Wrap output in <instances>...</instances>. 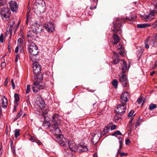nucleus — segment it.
Returning <instances> with one entry per match:
<instances>
[{
	"label": "nucleus",
	"instance_id": "nucleus-1",
	"mask_svg": "<svg viewBox=\"0 0 157 157\" xmlns=\"http://www.w3.org/2000/svg\"><path fill=\"white\" fill-rule=\"evenodd\" d=\"M33 71L35 76L34 77V81L32 85V88L34 93H37L39 90L44 89L45 85L41 82L43 79L42 74H39L41 70V67L37 62H35L33 64Z\"/></svg>",
	"mask_w": 157,
	"mask_h": 157
},
{
	"label": "nucleus",
	"instance_id": "nucleus-2",
	"mask_svg": "<svg viewBox=\"0 0 157 157\" xmlns=\"http://www.w3.org/2000/svg\"><path fill=\"white\" fill-rule=\"evenodd\" d=\"M123 20L124 19H117L116 22L113 21V26L112 29V31L114 33L112 36L113 40L112 42L113 45L116 44L119 42L120 38L116 33H119V34H120L121 32V27L122 26V25L120 22L121 23V21Z\"/></svg>",
	"mask_w": 157,
	"mask_h": 157
},
{
	"label": "nucleus",
	"instance_id": "nucleus-3",
	"mask_svg": "<svg viewBox=\"0 0 157 157\" xmlns=\"http://www.w3.org/2000/svg\"><path fill=\"white\" fill-rule=\"evenodd\" d=\"M10 11L7 7H2L0 9V15L2 19L5 21L10 20Z\"/></svg>",
	"mask_w": 157,
	"mask_h": 157
},
{
	"label": "nucleus",
	"instance_id": "nucleus-4",
	"mask_svg": "<svg viewBox=\"0 0 157 157\" xmlns=\"http://www.w3.org/2000/svg\"><path fill=\"white\" fill-rule=\"evenodd\" d=\"M28 46V50L31 56V58L36 56L38 52L37 46L33 43H30Z\"/></svg>",
	"mask_w": 157,
	"mask_h": 157
},
{
	"label": "nucleus",
	"instance_id": "nucleus-5",
	"mask_svg": "<svg viewBox=\"0 0 157 157\" xmlns=\"http://www.w3.org/2000/svg\"><path fill=\"white\" fill-rule=\"evenodd\" d=\"M126 104H121L119 105L117 107L116 110L117 115H122L125 112L126 109Z\"/></svg>",
	"mask_w": 157,
	"mask_h": 157
},
{
	"label": "nucleus",
	"instance_id": "nucleus-6",
	"mask_svg": "<svg viewBox=\"0 0 157 157\" xmlns=\"http://www.w3.org/2000/svg\"><path fill=\"white\" fill-rule=\"evenodd\" d=\"M129 97V94L127 92H123L120 97V102L121 104H126L128 101Z\"/></svg>",
	"mask_w": 157,
	"mask_h": 157
},
{
	"label": "nucleus",
	"instance_id": "nucleus-7",
	"mask_svg": "<svg viewBox=\"0 0 157 157\" xmlns=\"http://www.w3.org/2000/svg\"><path fill=\"white\" fill-rule=\"evenodd\" d=\"M125 73H121L119 75V81L124 87H126L128 84L127 78Z\"/></svg>",
	"mask_w": 157,
	"mask_h": 157
},
{
	"label": "nucleus",
	"instance_id": "nucleus-8",
	"mask_svg": "<svg viewBox=\"0 0 157 157\" xmlns=\"http://www.w3.org/2000/svg\"><path fill=\"white\" fill-rule=\"evenodd\" d=\"M67 143L69 149L72 152L76 151L78 149V147L73 140H68Z\"/></svg>",
	"mask_w": 157,
	"mask_h": 157
},
{
	"label": "nucleus",
	"instance_id": "nucleus-9",
	"mask_svg": "<svg viewBox=\"0 0 157 157\" xmlns=\"http://www.w3.org/2000/svg\"><path fill=\"white\" fill-rule=\"evenodd\" d=\"M60 116L57 113L54 114L52 116V125H59L60 123Z\"/></svg>",
	"mask_w": 157,
	"mask_h": 157
},
{
	"label": "nucleus",
	"instance_id": "nucleus-10",
	"mask_svg": "<svg viewBox=\"0 0 157 157\" xmlns=\"http://www.w3.org/2000/svg\"><path fill=\"white\" fill-rule=\"evenodd\" d=\"M10 9L13 12H16L18 10V6L17 2L13 1H11L9 2Z\"/></svg>",
	"mask_w": 157,
	"mask_h": 157
},
{
	"label": "nucleus",
	"instance_id": "nucleus-11",
	"mask_svg": "<svg viewBox=\"0 0 157 157\" xmlns=\"http://www.w3.org/2000/svg\"><path fill=\"white\" fill-rule=\"evenodd\" d=\"M44 27L49 32H52L54 29V25L51 23H46L44 25Z\"/></svg>",
	"mask_w": 157,
	"mask_h": 157
},
{
	"label": "nucleus",
	"instance_id": "nucleus-12",
	"mask_svg": "<svg viewBox=\"0 0 157 157\" xmlns=\"http://www.w3.org/2000/svg\"><path fill=\"white\" fill-rule=\"evenodd\" d=\"M58 142L61 146L65 147L66 146V143L67 140L65 138L63 137V136H60L57 138Z\"/></svg>",
	"mask_w": 157,
	"mask_h": 157
},
{
	"label": "nucleus",
	"instance_id": "nucleus-13",
	"mask_svg": "<svg viewBox=\"0 0 157 157\" xmlns=\"http://www.w3.org/2000/svg\"><path fill=\"white\" fill-rule=\"evenodd\" d=\"M114 55L113 57V61L112 63L113 64H117L119 62L120 59L119 58V56L117 53L114 52Z\"/></svg>",
	"mask_w": 157,
	"mask_h": 157
},
{
	"label": "nucleus",
	"instance_id": "nucleus-14",
	"mask_svg": "<svg viewBox=\"0 0 157 157\" xmlns=\"http://www.w3.org/2000/svg\"><path fill=\"white\" fill-rule=\"evenodd\" d=\"M52 126L53 128V131L54 134L56 135H59L60 133V130L58 127V125H52Z\"/></svg>",
	"mask_w": 157,
	"mask_h": 157
},
{
	"label": "nucleus",
	"instance_id": "nucleus-15",
	"mask_svg": "<svg viewBox=\"0 0 157 157\" xmlns=\"http://www.w3.org/2000/svg\"><path fill=\"white\" fill-rule=\"evenodd\" d=\"M2 107L4 108H6L8 104V101L7 98L5 96H3L2 98Z\"/></svg>",
	"mask_w": 157,
	"mask_h": 157
},
{
	"label": "nucleus",
	"instance_id": "nucleus-16",
	"mask_svg": "<svg viewBox=\"0 0 157 157\" xmlns=\"http://www.w3.org/2000/svg\"><path fill=\"white\" fill-rule=\"evenodd\" d=\"M37 105L41 109H43L45 108V102L42 98H41L39 100V103Z\"/></svg>",
	"mask_w": 157,
	"mask_h": 157
},
{
	"label": "nucleus",
	"instance_id": "nucleus-17",
	"mask_svg": "<svg viewBox=\"0 0 157 157\" xmlns=\"http://www.w3.org/2000/svg\"><path fill=\"white\" fill-rule=\"evenodd\" d=\"M98 0H90L91 6L90 9L94 10L96 8V6L98 3Z\"/></svg>",
	"mask_w": 157,
	"mask_h": 157
},
{
	"label": "nucleus",
	"instance_id": "nucleus-18",
	"mask_svg": "<svg viewBox=\"0 0 157 157\" xmlns=\"http://www.w3.org/2000/svg\"><path fill=\"white\" fill-rule=\"evenodd\" d=\"M143 19L146 21L149 22L151 21L153 19H154L155 17L150 16V15H144V16L143 17Z\"/></svg>",
	"mask_w": 157,
	"mask_h": 157
},
{
	"label": "nucleus",
	"instance_id": "nucleus-19",
	"mask_svg": "<svg viewBox=\"0 0 157 157\" xmlns=\"http://www.w3.org/2000/svg\"><path fill=\"white\" fill-rule=\"evenodd\" d=\"M151 25L150 24L147 23H144L142 24H139L137 25V27L139 28H144L147 27H150Z\"/></svg>",
	"mask_w": 157,
	"mask_h": 157
},
{
	"label": "nucleus",
	"instance_id": "nucleus-20",
	"mask_svg": "<svg viewBox=\"0 0 157 157\" xmlns=\"http://www.w3.org/2000/svg\"><path fill=\"white\" fill-rule=\"evenodd\" d=\"M136 14L135 13H133L132 15L130 18L129 17H127L125 19H124V18H121L122 19H123L124 20H122L121 21V23H120H120H121V24L122 22L124 21L125 20H134L136 18ZM117 19H121V18H117Z\"/></svg>",
	"mask_w": 157,
	"mask_h": 157
},
{
	"label": "nucleus",
	"instance_id": "nucleus-21",
	"mask_svg": "<svg viewBox=\"0 0 157 157\" xmlns=\"http://www.w3.org/2000/svg\"><path fill=\"white\" fill-rule=\"evenodd\" d=\"M37 31H36V33H35L33 31H29L27 35H28V36H30L33 38L36 39Z\"/></svg>",
	"mask_w": 157,
	"mask_h": 157
},
{
	"label": "nucleus",
	"instance_id": "nucleus-22",
	"mask_svg": "<svg viewBox=\"0 0 157 157\" xmlns=\"http://www.w3.org/2000/svg\"><path fill=\"white\" fill-rule=\"evenodd\" d=\"M79 147L80 148L79 149V151L80 152L86 151H88V150L87 147L84 145H80Z\"/></svg>",
	"mask_w": 157,
	"mask_h": 157
},
{
	"label": "nucleus",
	"instance_id": "nucleus-23",
	"mask_svg": "<svg viewBox=\"0 0 157 157\" xmlns=\"http://www.w3.org/2000/svg\"><path fill=\"white\" fill-rule=\"evenodd\" d=\"M98 138V136L96 135H95L93 136V138L92 140V143L93 144H95L99 140Z\"/></svg>",
	"mask_w": 157,
	"mask_h": 157
},
{
	"label": "nucleus",
	"instance_id": "nucleus-24",
	"mask_svg": "<svg viewBox=\"0 0 157 157\" xmlns=\"http://www.w3.org/2000/svg\"><path fill=\"white\" fill-rule=\"evenodd\" d=\"M43 125L45 128H47L50 127L51 124L49 122L45 121L43 123Z\"/></svg>",
	"mask_w": 157,
	"mask_h": 157
},
{
	"label": "nucleus",
	"instance_id": "nucleus-25",
	"mask_svg": "<svg viewBox=\"0 0 157 157\" xmlns=\"http://www.w3.org/2000/svg\"><path fill=\"white\" fill-rule=\"evenodd\" d=\"M30 9H28L27 12V13L26 14L27 19H26V25L28 24V22L29 21V20L30 19L31 17H29V15L30 14Z\"/></svg>",
	"mask_w": 157,
	"mask_h": 157
},
{
	"label": "nucleus",
	"instance_id": "nucleus-26",
	"mask_svg": "<svg viewBox=\"0 0 157 157\" xmlns=\"http://www.w3.org/2000/svg\"><path fill=\"white\" fill-rule=\"evenodd\" d=\"M27 40L28 41V42L29 43V44H30V43H33L32 42V40L35 39L31 36H28V35H27Z\"/></svg>",
	"mask_w": 157,
	"mask_h": 157
},
{
	"label": "nucleus",
	"instance_id": "nucleus-27",
	"mask_svg": "<svg viewBox=\"0 0 157 157\" xmlns=\"http://www.w3.org/2000/svg\"><path fill=\"white\" fill-rule=\"evenodd\" d=\"M109 130L110 129L109 127H105L103 130L102 133L103 135L106 134L107 133L109 132Z\"/></svg>",
	"mask_w": 157,
	"mask_h": 157
},
{
	"label": "nucleus",
	"instance_id": "nucleus-28",
	"mask_svg": "<svg viewBox=\"0 0 157 157\" xmlns=\"http://www.w3.org/2000/svg\"><path fill=\"white\" fill-rule=\"evenodd\" d=\"M112 85L115 88H117L118 81L116 79H114L113 81Z\"/></svg>",
	"mask_w": 157,
	"mask_h": 157
},
{
	"label": "nucleus",
	"instance_id": "nucleus-29",
	"mask_svg": "<svg viewBox=\"0 0 157 157\" xmlns=\"http://www.w3.org/2000/svg\"><path fill=\"white\" fill-rule=\"evenodd\" d=\"M8 21V25H10L11 29H12L13 26L15 24L14 21L13 20H9Z\"/></svg>",
	"mask_w": 157,
	"mask_h": 157
},
{
	"label": "nucleus",
	"instance_id": "nucleus-30",
	"mask_svg": "<svg viewBox=\"0 0 157 157\" xmlns=\"http://www.w3.org/2000/svg\"><path fill=\"white\" fill-rule=\"evenodd\" d=\"M129 69V67H128L122 66L121 69L122 72L121 73H125L126 71H127Z\"/></svg>",
	"mask_w": 157,
	"mask_h": 157
},
{
	"label": "nucleus",
	"instance_id": "nucleus-31",
	"mask_svg": "<svg viewBox=\"0 0 157 157\" xmlns=\"http://www.w3.org/2000/svg\"><path fill=\"white\" fill-rule=\"evenodd\" d=\"M157 107L156 105L153 103L150 104L149 106V109L150 110H152L156 108Z\"/></svg>",
	"mask_w": 157,
	"mask_h": 157
},
{
	"label": "nucleus",
	"instance_id": "nucleus-32",
	"mask_svg": "<svg viewBox=\"0 0 157 157\" xmlns=\"http://www.w3.org/2000/svg\"><path fill=\"white\" fill-rule=\"evenodd\" d=\"M122 135V134L121 132L119 130H117V131H116L114 133H113L112 134V136H117V135Z\"/></svg>",
	"mask_w": 157,
	"mask_h": 157
},
{
	"label": "nucleus",
	"instance_id": "nucleus-33",
	"mask_svg": "<svg viewBox=\"0 0 157 157\" xmlns=\"http://www.w3.org/2000/svg\"><path fill=\"white\" fill-rule=\"evenodd\" d=\"M15 101L16 102H17L20 100L19 96L18 94L15 93L14 95Z\"/></svg>",
	"mask_w": 157,
	"mask_h": 157
},
{
	"label": "nucleus",
	"instance_id": "nucleus-34",
	"mask_svg": "<svg viewBox=\"0 0 157 157\" xmlns=\"http://www.w3.org/2000/svg\"><path fill=\"white\" fill-rule=\"evenodd\" d=\"M20 130L18 129H16L15 131V137L16 138H17L20 136Z\"/></svg>",
	"mask_w": 157,
	"mask_h": 157
},
{
	"label": "nucleus",
	"instance_id": "nucleus-35",
	"mask_svg": "<svg viewBox=\"0 0 157 157\" xmlns=\"http://www.w3.org/2000/svg\"><path fill=\"white\" fill-rule=\"evenodd\" d=\"M143 97V96H142V94L140 97L138 99L136 102H137L138 104H140L142 102Z\"/></svg>",
	"mask_w": 157,
	"mask_h": 157
},
{
	"label": "nucleus",
	"instance_id": "nucleus-36",
	"mask_svg": "<svg viewBox=\"0 0 157 157\" xmlns=\"http://www.w3.org/2000/svg\"><path fill=\"white\" fill-rule=\"evenodd\" d=\"M30 86H31L30 85H27L26 91V94H28L30 92Z\"/></svg>",
	"mask_w": 157,
	"mask_h": 157
},
{
	"label": "nucleus",
	"instance_id": "nucleus-37",
	"mask_svg": "<svg viewBox=\"0 0 157 157\" xmlns=\"http://www.w3.org/2000/svg\"><path fill=\"white\" fill-rule=\"evenodd\" d=\"M155 11L153 10L150 11V13L149 14V15H150V16H151L153 17H154L155 18Z\"/></svg>",
	"mask_w": 157,
	"mask_h": 157
},
{
	"label": "nucleus",
	"instance_id": "nucleus-38",
	"mask_svg": "<svg viewBox=\"0 0 157 157\" xmlns=\"http://www.w3.org/2000/svg\"><path fill=\"white\" fill-rule=\"evenodd\" d=\"M116 48V49H120L121 50L123 49L122 48V45L120 43H119L118 44H117V46L116 45H115Z\"/></svg>",
	"mask_w": 157,
	"mask_h": 157
},
{
	"label": "nucleus",
	"instance_id": "nucleus-39",
	"mask_svg": "<svg viewBox=\"0 0 157 157\" xmlns=\"http://www.w3.org/2000/svg\"><path fill=\"white\" fill-rule=\"evenodd\" d=\"M149 41L148 38L146 39V41L145 42V47L147 49L149 48V45L148 44V42Z\"/></svg>",
	"mask_w": 157,
	"mask_h": 157
},
{
	"label": "nucleus",
	"instance_id": "nucleus-40",
	"mask_svg": "<svg viewBox=\"0 0 157 157\" xmlns=\"http://www.w3.org/2000/svg\"><path fill=\"white\" fill-rule=\"evenodd\" d=\"M22 110L21 109L20 112L17 114L16 119H17L19 118V117H20L21 116V115H22Z\"/></svg>",
	"mask_w": 157,
	"mask_h": 157
},
{
	"label": "nucleus",
	"instance_id": "nucleus-41",
	"mask_svg": "<svg viewBox=\"0 0 157 157\" xmlns=\"http://www.w3.org/2000/svg\"><path fill=\"white\" fill-rule=\"evenodd\" d=\"M4 36L2 33L0 35V42L1 43L3 42Z\"/></svg>",
	"mask_w": 157,
	"mask_h": 157
},
{
	"label": "nucleus",
	"instance_id": "nucleus-42",
	"mask_svg": "<svg viewBox=\"0 0 157 157\" xmlns=\"http://www.w3.org/2000/svg\"><path fill=\"white\" fill-rule=\"evenodd\" d=\"M48 112V110H46L45 112L43 113L42 116L45 118L47 117Z\"/></svg>",
	"mask_w": 157,
	"mask_h": 157
},
{
	"label": "nucleus",
	"instance_id": "nucleus-43",
	"mask_svg": "<svg viewBox=\"0 0 157 157\" xmlns=\"http://www.w3.org/2000/svg\"><path fill=\"white\" fill-rule=\"evenodd\" d=\"M154 6L155 7L154 11L156 13H157V2H156L155 3H154Z\"/></svg>",
	"mask_w": 157,
	"mask_h": 157
},
{
	"label": "nucleus",
	"instance_id": "nucleus-44",
	"mask_svg": "<svg viewBox=\"0 0 157 157\" xmlns=\"http://www.w3.org/2000/svg\"><path fill=\"white\" fill-rule=\"evenodd\" d=\"M11 149L13 151V154H15V147L14 146H12V147H11Z\"/></svg>",
	"mask_w": 157,
	"mask_h": 157
},
{
	"label": "nucleus",
	"instance_id": "nucleus-45",
	"mask_svg": "<svg viewBox=\"0 0 157 157\" xmlns=\"http://www.w3.org/2000/svg\"><path fill=\"white\" fill-rule=\"evenodd\" d=\"M134 113V112L133 111H132V110L131 111L129 112V113L128 114V117H132Z\"/></svg>",
	"mask_w": 157,
	"mask_h": 157
},
{
	"label": "nucleus",
	"instance_id": "nucleus-46",
	"mask_svg": "<svg viewBox=\"0 0 157 157\" xmlns=\"http://www.w3.org/2000/svg\"><path fill=\"white\" fill-rule=\"evenodd\" d=\"M11 82L13 89H14L15 88V85L13 79H11Z\"/></svg>",
	"mask_w": 157,
	"mask_h": 157
},
{
	"label": "nucleus",
	"instance_id": "nucleus-47",
	"mask_svg": "<svg viewBox=\"0 0 157 157\" xmlns=\"http://www.w3.org/2000/svg\"><path fill=\"white\" fill-rule=\"evenodd\" d=\"M6 65V63L5 62H3L2 63L1 66L2 68H4Z\"/></svg>",
	"mask_w": 157,
	"mask_h": 157
},
{
	"label": "nucleus",
	"instance_id": "nucleus-48",
	"mask_svg": "<svg viewBox=\"0 0 157 157\" xmlns=\"http://www.w3.org/2000/svg\"><path fill=\"white\" fill-rule=\"evenodd\" d=\"M152 26L153 28H155L157 27V20L154 23Z\"/></svg>",
	"mask_w": 157,
	"mask_h": 157
},
{
	"label": "nucleus",
	"instance_id": "nucleus-49",
	"mask_svg": "<svg viewBox=\"0 0 157 157\" xmlns=\"http://www.w3.org/2000/svg\"><path fill=\"white\" fill-rule=\"evenodd\" d=\"M121 61H123L122 66L127 67V64L126 62L123 60H122Z\"/></svg>",
	"mask_w": 157,
	"mask_h": 157
},
{
	"label": "nucleus",
	"instance_id": "nucleus-50",
	"mask_svg": "<svg viewBox=\"0 0 157 157\" xmlns=\"http://www.w3.org/2000/svg\"><path fill=\"white\" fill-rule=\"evenodd\" d=\"M130 143V141L129 139H127L125 141V144L127 145H129Z\"/></svg>",
	"mask_w": 157,
	"mask_h": 157
},
{
	"label": "nucleus",
	"instance_id": "nucleus-51",
	"mask_svg": "<svg viewBox=\"0 0 157 157\" xmlns=\"http://www.w3.org/2000/svg\"><path fill=\"white\" fill-rule=\"evenodd\" d=\"M72 152L71 151V152L70 153H68L67 157H72L73 155V154Z\"/></svg>",
	"mask_w": 157,
	"mask_h": 157
},
{
	"label": "nucleus",
	"instance_id": "nucleus-52",
	"mask_svg": "<svg viewBox=\"0 0 157 157\" xmlns=\"http://www.w3.org/2000/svg\"><path fill=\"white\" fill-rule=\"evenodd\" d=\"M116 127L117 126L115 124H114L111 126V130H113L115 129L116 128Z\"/></svg>",
	"mask_w": 157,
	"mask_h": 157
},
{
	"label": "nucleus",
	"instance_id": "nucleus-53",
	"mask_svg": "<svg viewBox=\"0 0 157 157\" xmlns=\"http://www.w3.org/2000/svg\"><path fill=\"white\" fill-rule=\"evenodd\" d=\"M20 58V56L18 55H17L16 56V58L15 59V61L16 62H17L19 58Z\"/></svg>",
	"mask_w": 157,
	"mask_h": 157
},
{
	"label": "nucleus",
	"instance_id": "nucleus-54",
	"mask_svg": "<svg viewBox=\"0 0 157 157\" xmlns=\"http://www.w3.org/2000/svg\"><path fill=\"white\" fill-rule=\"evenodd\" d=\"M121 157H122L123 156H126L128 155V154L127 153H124V152H121L120 153Z\"/></svg>",
	"mask_w": 157,
	"mask_h": 157
},
{
	"label": "nucleus",
	"instance_id": "nucleus-55",
	"mask_svg": "<svg viewBox=\"0 0 157 157\" xmlns=\"http://www.w3.org/2000/svg\"><path fill=\"white\" fill-rule=\"evenodd\" d=\"M42 7V6H41V5L39 7H38L39 8V10H40V13H44V9H43V10H42V11H41L40 10V9H41V8Z\"/></svg>",
	"mask_w": 157,
	"mask_h": 157
},
{
	"label": "nucleus",
	"instance_id": "nucleus-56",
	"mask_svg": "<svg viewBox=\"0 0 157 157\" xmlns=\"http://www.w3.org/2000/svg\"><path fill=\"white\" fill-rule=\"evenodd\" d=\"M36 140V139L32 137H31V138L30 139V140L33 142H35Z\"/></svg>",
	"mask_w": 157,
	"mask_h": 157
},
{
	"label": "nucleus",
	"instance_id": "nucleus-57",
	"mask_svg": "<svg viewBox=\"0 0 157 157\" xmlns=\"http://www.w3.org/2000/svg\"><path fill=\"white\" fill-rule=\"evenodd\" d=\"M9 41H10V39H9ZM8 48L9 51H10L11 46H10V41L8 43Z\"/></svg>",
	"mask_w": 157,
	"mask_h": 157
},
{
	"label": "nucleus",
	"instance_id": "nucleus-58",
	"mask_svg": "<svg viewBox=\"0 0 157 157\" xmlns=\"http://www.w3.org/2000/svg\"><path fill=\"white\" fill-rule=\"evenodd\" d=\"M35 142L39 145H40L42 144L41 142L38 140H36Z\"/></svg>",
	"mask_w": 157,
	"mask_h": 157
},
{
	"label": "nucleus",
	"instance_id": "nucleus-59",
	"mask_svg": "<svg viewBox=\"0 0 157 157\" xmlns=\"http://www.w3.org/2000/svg\"><path fill=\"white\" fill-rule=\"evenodd\" d=\"M8 78H7L6 79V80H5V85H4L5 86H7V84L8 82Z\"/></svg>",
	"mask_w": 157,
	"mask_h": 157
},
{
	"label": "nucleus",
	"instance_id": "nucleus-60",
	"mask_svg": "<svg viewBox=\"0 0 157 157\" xmlns=\"http://www.w3.org/2000/svg\"><path fill=\"white\" fill-rule=\"evenodd\" d=\"M153 40H157V34H155L154 36H153Z\"/></svg>",
	"mask_w": 157,
	"mask_h": 157
},
{
	"label": "nucleus",
	"instance_id": "nucleus-61",
	"mask_svg": "<svg viewBox=\"0 0 157 157\" xmlns=\"http://www.w3.org/2000/svg\"><path fill=\"white\" fill-rule=\"evenodd\" d=\"M18 47H19L18 46H17L15 48V52L16 53H17L18 51Z\"/></svg>",
	"mask_w": 157,
	"mask_h": 157
},
{
	"label": "nucleus",
	"instance_id": "nucleus-62",
	"mask_svg": "<svg viewBox=\"0 0 157 157\" xmlns=\"http://www.w3.org/2000/svg\"><path fill=\"white\" fill-rule=\"evenodd\" d=\"M2 145H1L0 148V155H1L2 153Z\"/></svg>",
	"mask_w": 157,
	"mask_h": 157
},
{
	"label": "nucleus",
	"instance_id": "nucleus-63",
	"mask_svg": "<svg viewBox=\"0 0 157 157\" xmlns=\"http://www.w3.org/2000/svg\"><path fill=\"white\" fill-rule=\"evenodd\" d=\"M138 52H140V56L142 54V53L143 52V51L141 49H140V50H139L138 51Z\"/></svg>",
	"mask_w": 157,
	"mask_h": 157
},
{
	"label": "nucleus",
	"instance_id": "nucleus-64",
	"mask_svg": "<svg viewBox=\"0 0 157 157\" xmlns=\"http://www.w3.org/2000/svg\"><path fill=\"white\" fill-rule=\"evenodd\" d=\"M155 73V71H152V72H151L150 74V75H151V76H153V75Z\"/></svg>",
	"mask_w": 157,
	"mask_h": 157
}]
</instances>
